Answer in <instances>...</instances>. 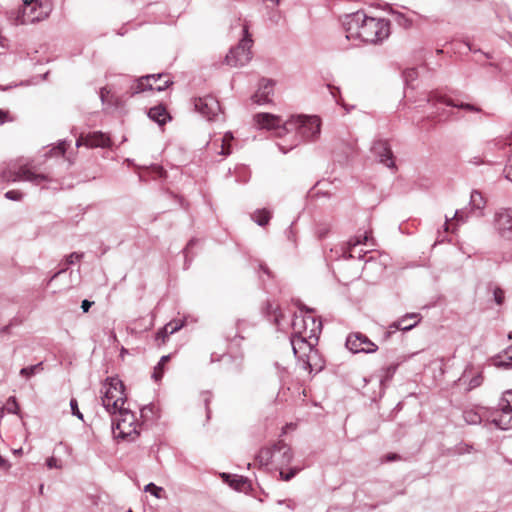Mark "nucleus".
I'll return each instance as SVG.
<instances>
[{
    "label": "nucleus",
    "mask_w": 512,
    "mask_h": 512,
    "mask_svg": "<svg viewBox=\"0 0 512 512\" xmlns=\"http://www.w3.org/2000/svg\"><path fill=\"white\" fill-rule=\"evenodd\" d=\"M298 471V469H291L289 472L280 471L281 479L284 481H289L298 473Z\"/></svg>",
    "instance_id": "obj_36"
},
{
    "label": "nucleus",
    "mask_w": 512,
    "mask_h": 512,
    "mask_svg": "<svg viewBox=\"0 0 512 512\" xmlns=\"http://www.w3.org/2000/svg\"><path fill=\"white\" fill-rule=\"evenodd\" d=\"M254 120L261 129L277 130L278 136L287 132V129H284L285 122L279 116L270 113H258L254 116Z\"/></svg>",
    "instance_id": "obj_12"
},
{
    "label": "nucleus",
    "mask_w": 512,
    "mask_h": 512,
    "mask_svg": "<svg viewBox=\"0 0 512 512\" xmlns=\"http://www.w3.org/2000/svg\"><path fill=\"white\" fill-rule=\"evenodd\" d=\"M445 230H446V231H448V230H449V225H448V223H447V222L445 223Z\"/></svg>",
    "instance_id": "obj_54"
},
{
    "label": "nucleus",
    "mask_w": 512,
    "mask_h": 512,
    "mask_svg": "<svg viewBox=\"0 0 512 512\" xmlns=\"http://www.w3.org/2000/svg\"><path fill=\"white\" fill-rule=\"evenodd\" d=\"M478 385H480V380H479V378H474V379L472 380V382H471V387H476V386H478Z\"/></svg>",
    "instance_id": "obj_49"
},
{
    "label": "nucleus",
    "mask_w": 512,
    "mask_h": 512,
    "mask_svg": "<svg viewBox=\"0 0 512 512\" xmlns=\"http://www.w3.org/2000/svg\"><path fill=\"white\" fill-rule=\"evenodd\" d=\"M506 178L512 182V155L508 159V164L505 168Z\"/></svg>",
    "instance_id": "obj_40"
},
{
    "label": "nucleus",
    "mask_w": 512,
    "mask_h": 512,
    "mask_svg": "<svg viewBox=\"0 0 512 512\" xmlns=\"http://www.w3.org/2000/svg\"><path fill=\"white\" fill-rule=\"evenodd\" d=\"M82 256V254L73 252L66 258V263L68 265L74 264L76 261H79L82 258Z\"/></svg>",
    "instance_id": "obj_39"
},
{
    "label": "nucleus",
    "mask_w": 512,
    "mask_h": 512,
    "mask_svg": "<svg viewBox=\"0 0 512 512\" xmlns=\"http://www.w3.org/2000/svg\"><path fill=\"white\" fill-rule=\"evenodd\" d=\"M70 406H71L73 415L77 416L79 419H83V415L81 414V412L78 408V403H77L76 399H71Z\"/></svg>",
    "instance_id": "obj_35"
},
{
    "label": "nucleus",
    "mask_w": 512,
    "mask_h": 512,
    "mask_svg": "<svg viewBox=\"0 0 512 512\" xmlns=\"http://www.w3.org/2000/svg\"><path fill=\"white\" fill-rule=\"evenodd\" d=\"M367 240H368V235L367 234L363 236V239H361L360 237H356V238L351 239L348 242L349 250H350V257H354L353 253H354L355 247L357 245H359V244H362V243L365 244Z\"/></svg>",
    "instance_id": "obj_31"
},
{
    "label": "nucleus",
    "mask_w": 512,
    "mask_h": 512,
    "mask_svg": "<svg viewBox=\"0 0 512 512\" xmlns=\"http://www.w3.org/2000/svg\"><path fill=\"white\" fill-rule=\"evenodd\" d=\"M128 512H133L132 510H129Z\"/></svg>",
    "instance_id": "obj_59"
},
{
    "label": "nucleus",
    "mask_w": 512,
    "mask_h": 512,
    "mask_svg": "<svg viewBox=\"0 0 512 512\" xmlns=\"http://www.w3.org/2000/svg\"><path fill=\"white\" fill-rule=\"evenodd\" d=\"M169 74L147 75L137 79L129 88L130 96L142 93L147 90L162 91L172 84Z\"/></svg>",
    "instance_id": "obj_7"
},
{
    "label": "nucleus",
    "mask_w": 512,
    "mask_h": 512,
    "mask_svg": "<svg viewBox=\"0 0 512 512\" xmlns=\"http://www.w3.org/2000/svg\"><path fill=\"white\" fill-rule=\"evenodd\" d=\"M114 419L113 433L115 438L126 441H134L140 435L141 425L135 414L129 408L117 410Z\"/></svg>",
    "instance_id": "obj_3"
},
{
    "label": "nucleus",
    "mask_w": 512,
    "mask_h": 512,
    "mask_svg": "<svg viewBox=\"0 0 512 512\" xmlns=\"http://www.w3.org/2000/svg\"><path fill=\"white\" fill-rule=\"evenodd\" d=\"M239 483H241V484H245V481L241 478V479L239 480Z\"/></svg>",
    "instance_id": "obj_57"
},
{
    "label": "nucleus",
    "mask_w": 512,
    "mask_h": 512,
    "mask_svg": "<svg viewBox=\"0 0 512 512\" xmlns=\"http://www.w3.org/2000/svg\"><path fill=\"white\" fill-rule=\"evenodd\" d=\"M48 12L38 0H24L23 6L18 12L17 23L28 24L45 19Z\"/></svg>",
    "instance_id": "obj_8"
},
{
    "label": "nucleus",
    "mask_w": 512,
    "mask_h": 512,
    "mask_svg": "<svg viewBox=\"0 0 512 512\" xmlns=\"http://www.w3.org/2000/svg\"><path fill=\"white\" fill-rule=\"evenodd\" d=\"M155 171L159 177H163V175L165 174V171L163 170L162 167H156Z\"/></svg>",
    "instance_id": "obj_48"
},
{
    "label": "nucleus",
    "mask_w": 512,
    "mask_h": 512,
    "mask_svg": "<svg viewBox=\"0 0 512 512\" xmlns=\"http://www.w3.org/2000/svg\"><path fill=\"white\" fill-rule=\"evenodd\" d=\"M42 363H38L36 365H32L29 367L22 368L20 370V375L25 378H30L31 376L35 375L38 371L42 370Z\"/></svg>",
    "instance_id": "obj_29"
},
{
    "label": "nucleus",
    "mask_w": 512,
    "mask_h": 512,
    "mask_svg": "<svg viewBox=\"0 0 512 512\" xmlns=\"http://www.w3.org/2000/svg\"><path fill=\"white\" fill-rule=\"evenodd\" d=\"M252 217L258 225L265 226L271 219V212L267 209H260L255 211Z\"/></svg>",
    "instance_id": "obj_25"
},
{
    "label": "nucleus",
    "mask_w": 512,
    "mask_h": 512,
    "mask_svg": "<svg viewBox=\"0 0 512 512\" xmlns=\"http://www.w3.org/2000/svg\"><path fill=\"white\" fill-rule=\"evenodd\" d=\"M244 35L239 44L232 48L225 57V62L231 67H241L246 65L252 58L251 47L253 40L248 33V28L244 27Z\"/></svg>",
    "instance_id": "obj_6"
},
{
    "label": "nucleus",
    "mask_w": 512,
    "mask_h": 512,
    "mask_svg": "<svg viewBox=\"0 0 512 512\" xmlns=\"http://www.w3.org/2000/svg\"><path fill=\"white\" fill-rule=\"evenodd\" d=\"M509 339H512V331L509 333Z\"/></svg>",
    "instance_id": "obj_58"
},
{
    "label": "nucleus",
    "mask_w": 512,
    "mask_h": 512,
    "mask_svg": "<svg viewBox=\"0 0 512 512\" xmlns=\"http://www.w3.org/2000/svg\"><path fill=\"white\" fill-rule=\"evenodd\" d=\"M292 327L294 334H301L303 339H314L318 341L322 332L321 320L317 319L311 312L296 315Z\"/></svg>",
    "instance_id": "obj_5"
},
{
    "label": "nucleus",
    "mask_w": 512,
    "mask_h": 512,
    "mask_svg": "<svg viewBox=\"0 0 512 512\" xmlns=\"http://www.w3.org/2000/svg\"><path fill=\"white\" fill-rule=\"evenodd\" d=\"M101 97L104 99V89L101 91Z\"/></svg>",
    "instance_id": "obj_56"
},
{
    "label": "nucleus",
    "mask_w": 512,
    "mask_h": 512,
    "mask_svg": "<svg viewBox=\"0 0 512 512\" xmlns=\"http://www.w3.org/2000/svg\"><path fill=\"white\" fill-rule=\"evenodd\" d=\"M183 326V322L181 321H171L169 323H167L163 329H161L157 335H156V339L157 340H160L161 339V343H165L166 341V338L169 334H173L175 332H177L178 330L181 329V327Z\"/></svg>",
    "instance_id": "obj_23"
},
{
    "label": "nucleus",
    "mask_w": 512,
    "mask_h": 512,
    "mask_svg": "<svg viewBox=\"0 0 512 512\" xmlns=\"http://www.w3.org/2000/svg\"><path fill=\"white\" fill-rule=\"evenodd\" d=\"M66 143L65 142H61L58 144L57 147H55L54 149H52V153L53 155L55 156H58V155H64L65 152H66Z\"/></svg>",
    "instance_id": "obj_37"
},
{
    "label": "nucleus",
    "mask_w": 512,
    "mask_h": 512,
    "mask_svg": "<svg viewBox=\"0 0 512 512\" xmlns=\"http://www.w3.org/2000/svg\"><path fill=\"white\" fill-rule=\"evenodd\" d=\"M82 145H85L90 148H96V147H109L111 145L110 138L102 133V132H93L89 133L87 135H81L77 141L76 146L80 147Z\"/></svg>",
    "instance_id": "obj_14"
},
{
    "label": "nucleus",
    "mask_w": 512,
    "mask_h": 512,
    "mask_svg": "<svg viewBox=\"0 0 512 512\" xmlns=\"http://www.w3.org/2000/svg\"><path fill=\"white\" fill-rule=\"evenodd\" d=\"M9 467H10L9 463L4 458H2V456L0 455V468L8 469Z\"/></svg>",
    "instance_id": "obj_46"
},
{
    "label": "nucleus",
    "mask_w": 512,
    "mask_h": 512,
    "mask_svg": "<svg viewBox=\"0 0 512 512\" xmlns=\"http://www.w3.org/2000/svg\"><path fill=\"white\" fill-rule=\"evenodd\" d=\"M274 463L278 465H288L293 458V453L288 444H286L283 440H278L274 443Z\"/></svg>",
    "instance_id": "obj_18"
},
{
    "label": "nucleus",
    "mask_w": 512,
    "mask_h": 512,
    "mask_svg": "<svg viewBox=\"0 0 512 512\" xmlns=\"http://www.w3.org/2000/svg\"><path fill=\"white\" fill-rule=\"evenodd\" d=\"M11 120L9 112L0 109V125Z\"/></svg>",
    "instance_id": "obj_41"
},
{
    "label": "nucleus",
    "mask_w": 512,
    "mask_h": 512,
    "mask_svg": "<svg viewBox=\"0 0 512 512\" xmlns=\"http://www.w3.org/2000/svg\"><path fill=\"white\" fill-rule=\"evenodd\" d=\"M429 101H433L435 103H443L447 106L458 107V108L464 109L468 112H477V113L481 112V108H479L475 105H472L469 103H456L451 98L444 96V95H436L435 94L429 99Z\"/></svg>",
    "instance_id": "obj_20"
},
{
    "label": "nucleus",
    "mask_w": 512,
    "mask_h": 512,
    "mask_svg": "<svg viewBox=\"0 0 512 512\" xmlns=\"http://www.w3.org/2000/svg\"><path fill=\"white\" fill-rule=\"evenodd\" d=\"M5 197L10 200H20L22 193L18 190H10L5 194Z\"/></svg>",
    "instance_id": "obj_38"
},
{
    "label": "nucleus",
    "mask_w": 512,
    "mask_h": 512,
    "mask_svg": "<svg viewBox=\"0 0 512 512\" xmlns=\"http://www.w3.org/2000/svg\"><path fill=\"white\" fill-rule=\"evenodd\" d=\"M233 139V136L231 133H226L222 138V144H221V151L220 154L227 156L231 153L230 145L231 141Z\"/></svg>",
    "instance_id": "obj_28"
},
{
    "label": "nucleus",
    "mask_w": 512,
    "mask_h": 512,
    "mask_svg": "<svg viewBox=\"0 0 512 512\" xmlns=\"http://www.w3.org/2000/svg\"><path fill=\"white\" fill-rule=\"evenodd\" d=\"M420 319L421 317L420 314L418 313L406 314L398 321L394 322L390 327L403 331H408L415 327L420 321Z\"/></svg>",
    "instance_id": "obj_21"
},
{
    "label": "nucleus",
    "mask_w": 512,
    "mask_h": 512,
    "mask_svg": "<svg viewBox=\"0 0 512 512\" xmlns=\"http://www.w3.org/2000/svg\"><path fill=\"white\" fill-rule=\"evenodd\" d=\"M491 422L499 429H512V409L496 410L491 413Z\"/></svg>",
    "instance_id": "obj_17"
},
{
    "label": "nucleus",
    "mask_w": 512,
    "mask_h": 512,
    "mask_svg": "<svg viewBox=\"0 0 512 512\" xmlns=\"http://www.w3.org/2000/svg\"><path fill=\"white\" fill-rule=\"evenodd\" d=\"M494 299H495V302L498 305H501L504 302V299H505V292L501 288H499V287L495 288V290H494Z\"/></svg>",
    "instance_id": "obj_34"
},
{
    "label": "nucleus",
    "mask_w": 512,
    "mask_h": 512,
    "mask_svg": "<svg viewBox=\"0 0 512 512\" xmlns=\"http://www.w3.org/2000/svg\"><path fill=\"white\" fill-rule=\"evenodd\" d=\"M2 178L6 182L29 181L36 185L48 179L46 175L35 173L27 165L20 166L18 170H5Z\"/></svg>",
    "instance_id": "obj_9"
},
{
    "label": "nucleus",
    "mask_w": 512,
    "mask_h": 512,
    "mask_svg": "<svg viewBox=\"0 0 512 512\" xmlns=\"http://www.w3.org/2000/svg\"><path fill=\"white\" fill-rule=\"evenodd\" d=\"M92 305H93V302H91L89 300H83L81 308L83 309L84 312H88Z\"/></svg>",
    "instance_id": "obj_43"
},
{
    "label": "nucleus",
    "mask_w": 512,
    "mask_h": 512,
    "mask_svg": "<svg viewBox=\"0 0 512 512\" xmlns=\"http://www.w3.org/2000/svg\"><path fill=\"white\" fill-rule=\"evenodd\" d=\"M294 354L299 358L306 356L308 352L312 351V348L317 345L318 341L314 339H303L301 334H294L291 340Z\"/></svg>",
    "instance_id": "obj_16"
},
{
    "label": "nucleus",
    "mask_w": 512,
    "mask_h": 512,
    "mask_svg": "<svg viewBox=\"0 0 512 512\" xmlns=\"http://www.w3.org/2000/svg\"><path fill=\"white\" fill-rule=\"evenodd\" d=\"M390 24L380 18L368 17L357 12L347 22L346 38L367 44H376L388 38Z\"/></svg>",
    "instance_id": "obj_1"
},
{
    "label": "nucleus",
    "mask_w": 512,
    "mask_h": 512,
    "mask_svg": "<svg viewBox=\"0 0 512 512\" xmlns=\"http://www.w3.org/2000/svg\"><path fill=\"white\" fill-rule=\"evenodd\" d=\"M398 458H399V456H398L397 454H388V455L386 456V460H387V461H393V460H396V459H398Z\"/></svg>",
    "instance_id": "obj_47"
},
{
    "label": "nucleus",
    "mask_w": 512,
    "mask_h": 512,
    "mask_svg": "<svg viewBox=\"0 0 512 512\" xmlns=\"http://www.w3.org/2000/svg\"><path fill=\"white\" fill-rule=\"evenodd\" d=\"M170 361V355H165L163 357H161L159 363L157 364V366L154 368V371H153V374H152V378L158 382L162 379L163 375H164V366Z\"/></svg>",
    "instance_id": "obj_26"
},
{
    "label": "nucleus",
    "mask_w": 512,
    "mask_h": 512,
    "mask_svg": "<svg viewBox=\"0 0 512 512\" xmlns=\"http://www.w3.org/2000/svg\"><path fill=\"white\" fill-rule=\"evenodd\" d=\"M154 86L163 84V80L151 81Z\"/></svg>",
    "instance_id": "obj_51"
},
{
    "label": "nucleus",
    "mask_w": 512,
    "mask_h": 512,
    "mask_svg": "<svg viewBox=\"0 0 512 512\" xmlns=\"http://www.w3.org/2000/svg\"><path fill=\"white\" fill-rule=\"evenodd\" d=\"M4 411V406L0 405V417H2Z\"/></svg>",
    "instance_id": "obj_52"
},
{
    "label": "nucleus",
    "mask_w": 512,
    "mask_h": 512,
    "mask_svg": "<svg viewBox=\"0 0 512 512\" xmlns=\"http://www.w3.org/2000/svg\"><path fill=\"white\" fill-rule=\"evenodd\" d=\"M148 116L159 124H164L167 120L168 114L163 106H156L149 110Z\"/></svg>",
    "instance_id": "obj_24"
},
{
    "label": "nucleus",
    "mask_w": 512,
    "mask_h": 512,
    "mask_svg": "<svg viewBox=\"0 0 512 512\" xmlns=\"http://www.w3.org/2000/svg\"><path fill=\"white\" fill-rule=\"evenodd\" d=\"M395 370H396V366H394V365H390V366L387 368V371H386V372H387L386 378L391 377V376L394 374Z\"/></svg>",
    "instance_id": "obj_45"
},
{
    "label": "nucleus",
    "mask_w": 512,
    "mask_h": 512,
    "mask_svg": "<svg viewBox=\"0 0 512 512\" xmlns=\"http://www.w3.org/2000/svg\"><path fill=\"white\" fill-rule=\"evenodd\" d=\"M496 228L505 239H512V210L502 209L495 215Z\"/></svg>",
    "instance_id": "obj_13"
},
{
    "label": "nucleus",
    "mask_w": 512,
    "mask_h": 512,
    "mask_svg": "<svg viewBox=\"0 0 512 512\" xmlns=\"http://www.w3.org/2000/svg\"><path fill=\"white\" fill-rule=\"evenodd\" d=\"M64 270H65V269H62L61 271H59V272L55 273V275H54V276H55V277H56V276H58V274H59V273H61V272H63Z\"/></svg>",
    "instance_id": "obj_55"
},
{
    "label": "nucleus",
    "mask_w": 512,
    "mask_h": 512,
    "mask_svg": "<svg viewBox=\"0 0 512 512\" xmlns=\"http://www.w3.org/2000/svg\"><path fill=\"white\" fill-rule=\"evenodd\" d=\"M453 218L461 219L460 214H459L458 212H456V213L454 214V217H453Z\"/></svg>",
    "instance_id": "obj_53"
},
{
    "label": "nucleus",
    "mask_w": 512,
    "mask_h": 512,
    "mask_svg": "<svg viewBox=\"0 0 512 512\" xmlns=\"http://www.w3.org/2000/svg\"><path fill=\"white\" fill-rule=\"evenodd\" d=\"M346 347L352 353H373L378 349V346L361 332L350 333L346 339Z\"/></svg>",
    "instance_id": "obj_10"
},
{
    "label": "nucleus",
    "mask_w": 512,
    "mask_h": 512,
    "mask_svg": "<svg viewBox=\"0 0 512 512\" xmlns=\"http://www.w3.org/2000/svg\"><path fill=\"white\" fill-rule=\"evenodd\" d=\"M470 204L475 209H483L486 201L481 192L473 191L471 193Z\"/></svg>",
    "instance_id": "obj_27"
},
{
    "label": "nucleus",
    "mask_w": 512,
    "mask_h": 512,
    "mask_svg": "<svg viewBox=\"0 0 512 512\" xmlns=\"http://www.w3.org/2000/svg\"><path fill=\"white\" fill-rule=\"evenodd\" d=\"M101 400L105 409L112 414L124 408L127 397L123 382L117 377L107 378L101 388Z\"/></svg>",
    "instance_id": "obj_2"
},
{
    "label": "nucleus",
    "mask_w": 512,
    "mask_h": 512,
    "mask_svg": "<svg viewBox=\"0 0 512 512\" xmlns=\"http://www.w3.org/2000/svg\"><path fill=\"white\" fill-rule=\"evenodd\" d=\"M145 491L151 493L156 498H161L164 492L162 487H158L153 483H149L148 485H146Z\"/></svg>",
    "instance_id": "obj_32"
},
{
    "label": "nucleus",
    "mask_w": 512,
    "mask_h": 512,
    "mask_svg": "<svg viewBox=\"0 0 512 512\" xmlns=\"http://www.w3.org/2000/svg\"><path fill=\"white\" fill-rule=\"evenodd\" d=\"M320 119L317 116H293L285 121L284 129L287 132L296 131L303 138L309 140L318 137L320 134Z\"/></svg>",
    "instance_id": "obj_4"
},
{
    "label": "nucleus",
    "mask_w": 512,
    "mask_h": 512,
    "mask_svg": "<svg viewBox=\"0 0 512 512\" xmlns=\"http://www.w3.org/2000/svg\"><path fill=\"white\" fill-rule=\"evenodd\" d=\"M500 406L502 409H512V390L504 393Z\"/></svg>",
    "instance_id": "obj_33"
},
{
    "label": "nucleus",
    "mask_w": 512,
    "mask_h": 512,
    "mask_svg": "<svg viewBox=\"0 0 512 512\" xmlns=\"http://www.w3.org/2000/svg\"><path fill=\"white\" fill-rule=\"evenodd\" d=\"M147 410H149V411H150L151 409H150V408H148V407H144V408L141 410V417H146V411H147Z\"/></svg>",
    "instance_id": "obj_50"
},
{
    "label": "nucleus",
    "mask_w": 512,
    "mask_h": 512,
    "mask_svg": "<svg viewBox=\"0 0 512 512\" xmlns=\"http://www.w3.org/2000/svg\"><path fill=\"white\" fill-rule=\"evenodd\" d=\"M373 151L379 157L381 163L385 164L389 168H393L395 166L393 153L386 141L376 142L373 146Z\"/></svg>",
    "instance_id": "obj_19"
},
{
    "label": "nucleus",
    "mask_w": 512,
    "mask_h": 512,
    "mask_svg": "<svg viewBox=\"0 0 512 512\" xmlns=\"http://www.w3.org/2000/svg\"><path fill=\"white\" fill-rule=\"evenodd\" d=\"M47 465H48L49 468H57V467H59L58 464H57V459L54 458V457H51V458L48 459Z\"/></svg>",
    "instance_id": "obj_44"
},
{
    "label": "nucleus",
    "mask_w": 512,
    "mask_h": 512,
    "mask_svg": "<svg viewBox=\"0 0 512 512\" xmlns=\"http://www.w3.org/2000/svg\"><path fill=\"white\" fill-rule=\"evenodd\" d=\"M4 409H6L9 413L19 414L20 407L15 397H10L5 406Z\"/></svg>",
    "instance_id": "obj_30"
},
{
    "label": "nucleus",
    "mask_w": 512,
    "mask_h": 512,
    "mask_svg": "<svg viewBox=\"0 0 512 512\" xmlns=\"http://www.w3.org/2000/svg\"><path fill=\"white\" fill-rule=\"evenodd\" d=\"M470 163L474 165H481L485 163L484 156H476L473 159L469 160Z\"/></svg>",
    "instance_id": "obj_42"
},
{
    "label": "nucleus",
    "mask_w": 512,
    "mask_h": 512,
    "mask_svg": "<svg viewBox=\"0 0 512 512\" xmlns=\"http://www.w3.org/2000/svg\"><path fill=\"white\" fill-rule=\"evenodd\" d=\"M274 444L271 446H265L259 450L255 456V461L261 466H268L274 463Z\"/></svg>",
    "instance_id": "obj_22"
},
{
    "label": "nucleus",
    "mask_w": 512,
    "mask_h": 512,
    "mask_svg": "<svg viewBox=\"0 0 512 512\" xmlns=\"http://www.w3.org/2000/svg\"><path fill=\"white\" fill-rule=\"evenodd\" d=\"M274 92V82L269 79H262L259 83L258 90L252 99L257 104H266L272 101L271 96Z\"/></svg>",
    "instance_id": "obj_15"
},
{
    "label": "nucleus",
    "mask_w": 512,
    "mask_h": 512,
    "mask_svg": "<svg viewBox=\"0 0 512 512\" xmlns=\"http://www.w3.org/2000/svg\"><path fill=\"white\" fill-rule=\"evenodd\" d=\"M194 106L208 120H212L221 112L219 101L212 95L195 98Z\"/></svg>",
    "instance_id": "obj_11"
}]
</instances>
